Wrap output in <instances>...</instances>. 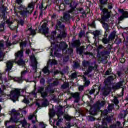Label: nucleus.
<instances>
[{
	"label": "nucleus",
	"instance_id": "nucleus-34",
	"mask_svg": "<svg viewBox=\"0 0 128 128\" xmlns=\"http://www.w3.org/2000/svg\"><path fill=\"white\" fill-rule=\"evenodd\" d=\"M60 32V34H58V35L56 36V38L62 39V38H66V32H62L61 31Z\"/></svg>",
	"mask_w": 128,
	"mask_h": 128
},
{
	"label": "nucleus",
	"instance_id": "nucleus-26",
	"mask_svg": "<svg viewBox=\"0 0 128 128\" xmlns=\"http://www.w3.org/2000/svg\"><path fill=\"white\" fill-rule=\"evenodd\" d=\"M128 110H123L118 115V118L120 120H122V118H124L126 116V114H128Z\"/></svg>",
	"mask_w": 128,
	"mask_h": 128
},
{
	"label": "nucleus",
	"instance_id": "nucleus-60",
	"mask_svg": "<svg viewBox=\"0 0 128 128\" xmlns=\"http://www.w3.org/2000/svg\"><path fill=\"white\" fill-rule=\"evenodd\" d=\"M95 92H96V90L92 89L91 90H88L86 91V92L90 94H94Z\"/></svg>",
	"mask_w": 128,
	"mask_h": 128
},
{
	"label": "nucleus",
	"instance_id": "nucleus-54",
	"mask_svg": "<svg viewBox=\"0 0 128 128\" xmlns=\"http://www.w3.org/2000/svg\"><path fill=\"white\" fill-rule=\"evenodd\" d=\"M100 4L104 5L108 4V0H99Z\"/></svg>",
	"mask_w": 128,
	"mask_h": 128
},
{
	"label": "nucleus",
	"instance_id": "nucleus-50",
	"mask_svg": "<svg viewBox=\"0 0 128 128\" xmlns=\"http://www.w3.org/2000/svg\"><path fill=\"white\" fill-rule=\"evenodd\" d=\"M94 36L96 38V36H100V30L95 31V32L94 33Z\"/></svg>",
	"mask_w": 128,
	"mask_h": 128
},
{
	"label": "nucleus",
	"instance_id": "nucleus-10",
	"mask_svg": "<svg viewBox=\"0 0 128 128\" xmlns=\"http://www.w3.org/2000/svg\"><path fill=\"white\" fill-rule=\"evenodd\" d=\"M72 12V11H68V12H64V16L62 18H60V20H61V22H63L64 20H65V22H68L70 20V14Z\"/></svg>",
	"mask_w": 128,
	"mask_h": 128
},
{
	"label": "nucleus",
	"instance_id": "nucleus-42",
	"mask_svg": "<svg viewBox=\"0 0 128 128\" xmlns=\"http://www.w3.org/2000/svg\"><path fill=\"white\" fill-rule=\"evenodd\" d=\"M110 74H112V68H108L106 72H105V76H110Z\"/></svg>",
	"mask_w": 128,
	"mask_h": 128
},
{
	"label": "nucleus",
	"instance_id": "nucleus-38",
	"mask_svg": "<svg viewBox=\"0 0 128 128\" xmlns=\"http://www.w3.org/2000/svg\"><path fill=\"white\" fill-rule=\"evenodd\" d=\"M70 88V83L64 82L61 88L62 90H66V88Z\"/></svg>",
	"mask_w": 128,
	"mask_h": 128
},
{
	"label": "nucleus",
	"instance_id": "nucleus-14",
	"mask_svg": "<svg viewBox=\"0 0 128 128\" xmlns=\"http://www.w3.org/2000/svg\"><path fill=\"white\" fill-rule=\"evenodd\" d=\"M17 8L18 10H21L19 12V13L20 14V16H22L23 18H26L28 16H24L22 14V12H26V7L25 6L20 4L19 6L17 7Z\"/></svg>",
	"mask_w": 128,
	"mask_h": 128
},
{
	"label": "nucleus",
	"instance_id": "nucleus-62",
	"mask_svg": "<svg viewBox=\"0 0 128 128\" xmlns=\"http://www.w3.org/2000/svg\"><path fill=\"white\" fill-rule=\"evenodd\" d=\"M104 120H106L108 122H112V117L110 116H107Z\"/></svg>",
	"mask_w": 128,
	"mask_h": 128
},
{
	"label": "nucleus",
	"instance_id": "nucleus-47",
	"mask_svg": "<svg viewBox=\"0 0 128 128\" xmlns=\"http://www.w3.org/2000/svg\"><path fill=\"white\" fill-rule=\"evenodd\" d=\"M48 104V100L45 99L42 104V106H46Z\"/></svg>",
	"mask_w": 128,
	"mask_h": 128
},
{
	"label": "nucleus",
	"instance_id": "nucleus-29",
	"mask_svg": "<svg viewBox=\"0 0 128 128\" xmlns=\"http://www.w3.org/2000/svg\"><path fill=\"white\" fill-rule=\"evenodd\" d=\"M108 37V35H104V38H103L102 40V42L104 44H110V39L107 38H106Z\"/></svg>",
	"mask_w": 128,
	"mask_h": 128
},
{
	"label": "nucleus",
	"instance_id": "nucleus-17",
	"mask_svg": "<svg viewBox=\"0 0 128 128\" xmlns=\"http://www.w3.org/2000/svg\"><path fill=\"white\" fill-rule=\"evenodd\" d=\"M42 30L43 34H45V36H46L48 34V27L47 26L46 23H44L42 26Z\"/></svg>",
	"mask_w": 128,
	"mask_h": 128
},
{
	"label": "nucleus",
	"instance_id": "nucleus-18",
	"mask_svg": "<svg viewBox=\"0 0 128 128\" xmlns=\"http://www.w3.org/2000/svg\"><path fill=\"white\" fill-rule=\"evenodd\" d=\"M71 96L74 98V102H78L80 100V92L72 93Z\"/></svg>",
	"mask_w": 128,
	"mask_h": 128
},
{
	"label": "nucleus",
	"instance_id": "nucleus-16",
	"mask_svg": "<svg viewBox=\"0 0 128 128\" xmlns=\"http://www.w3.org/2000/svg\"><path fill=\"white\" fill-rule=\"evenodd\" d=\"M28 120H32V124H36V122H38L36 120V113L34 112L32 114H30L28 116Z\"/></svg>",
	"mask_w": 128,
	"mask_h": 128
},
{
	"label": "nucleus",
	"instance_id": "nucleus-5",
	"mask_svg": "<svg viewBox=\"0 0 128 128\" xmlns=\"http://www.w3.org/2000/svg\"><path fill=\"white\" fill-rule=\"evenodd\" d=\"M30 59L31 60L32 69L34 70L35 72H38V70H36L38 68V61H36V56H34V54L32 55Z\"/></svg>",
	"mask_w": 128,
	"mask_h": 128
},
{
	"label": "nucleus",
	"instance_id": "nucleus-59",
	"mask_svg": "<svg viewBox=\"0 0 128 128\" xmlns=\"http://www.w3.org/2000/svg\"><path fill=\"white\" fill-rule=\"evenodd\" d=\"M28 30L30 32L31 34H36V30H32V28H29Z\"/></svg>",
	"mask_w": 128,
	"mask_h": 128
},
{
	"label": "nucleus",
	"instance_id": "nucleus-45",
	"mask_svg": "<svg viewBox=\"0 0 128 128\" xmlns=\"http://www.w3.org/2000/svg\"><path fill=\"white\" fill-rule=\"evenodd\" d=\"M86 118L88 122H94V118L91 116H87Z\"/></svg>",
	"mask_w": 128,
	"mask_h": 128
},
{
	"label": "nucleus",
	"instance_id": "nucleus-25",
	"mask_svg": "<svg viewBox=\"0 0 128 128\" xmlns=\"http://www.w3.org/2000/svg\"><path fill=\"white\" fill-rule=\"evenodd\" d=\"M14 62L16 64H18V66H24L26 62L22 58L17 59L16 60H14Z\"/></svg>",
	"mask_w": 128,
	"mask_h": 128
},
{
	"label": "nucleus",
	"instance_id": "nucleus-64",
	"mask_svg": "<svg viewBox=\"0 0 128 128\" xmlns=\"http://www.w3.org/2000/svg\"><path fill=\"white\" fill-rule=\"evenodd\" d=\"M115 42H116V44H120V42H122V39H120V38L116 39Z\"/></svg>",
	"mask_w": 128,
	"mask_h": 128
},
{
	"label": "nucleus",
	"instance_id": "nucleus-41",
	"mask_svg": "<svg viewBox=\"0 0 128 128\" xmlns=\"http://www.w3.org/2000/svg\"><path fill=\"white\" fill-rule=\"evenodd\" d=\"M78 77V74L76 72H73L70 76V78L71 80H74V78H76Z\"/></svg>",
	"mask_w": 128,
	"mask_h": 128
},
{
	"label": "nucleus",
	"instance_id": "nucleus-12",
	"mask_svg": "<svg viewBox=\"0 0 128 128\" xmlns=\"http://www.w3.org/2000/svg\"><path fill=\"white\" fill-rule=\"evenodd\" d=\"M56 114L58 116V120L56 123V126H60V124H62V122L64 120L63 118H60V116L64 114V112H58Z\"/></svg>",
	"mask_w": 128,
	"mask_h": 128
},
{
	"label": "nucleus",
	"instance_id": "nucleus-11",
	"mask_svg": "<svg viewBox=\"0 0 128 128\" xmlns=\"http://www.w3.org/2000/svg\"><path fill=\"white\" fill-rule=\"evenodd\" d=\"M128 18V12L122 10V16L118 17V22H122V20H124V18Z\"/></svg>",
	"mask_w": 128,
	"mask_h": 128
},
{
	"label": "nucleus",
	"instance_id": "nucleus-1",
	"mask_svg": "<svg viewBox=\"0 0 128 128\" xmlns=\"http://www.w3.org/2000/svg\"><path fill=\"white\" fill-rule=\"evenodd\" d=\"M9 114L11 116L10 120H7L5 122V126H8V122H18L20 118V111L16 110L15 109H12L9 112Z\"/></svg>",
	"mask_w": 128,
	"mask_h": 128
},
{
	"label": "nucleus",
	"instance_id": "nucleus-36",
	"mask_svg": "<svg viewBox=\"0 0 128 128\" xmlns=\"http://www.w3.org/2000/svg\"><path fill=\"white\" fill-rule=\"evenodd\" d=\"M72 44L73 46H80V40H75L72 43Z\"/></svg>",
	"mask_w": 128,
	"mask_h": 128
},
{
	"label": "nucleus",
	"instance_id": "nucleus-44",
	"mask_svg": "<svg viewBox=\"0 0 128 128\" xmlns=\"http://www.w3.org/2000/svg\"><path fill=\"white\" fill-rule=\"evenodd\" d=\"M112 102H114L116 106L120 102L118 97L114 96V98L112 100Z\"/></svg>",
	"mask_w": 128,
	"mask_h": 128
},
{
	"label": "nucleus",
	"instance_id": "nucleus-15",
	"mask_svg": "<svg viewBox=\"0 0 128 128\" xmlns=\"http://www.w3.org/2000/svg\"><path fill=\"white\" fill-rule=\"evenodd\" d=\"M100 22H101L102 28L106 30V32H108V30H110V26H108V24L107 23H106V20H100Z\"/></svg>",
	"mask_w": 128,
	"mask_h": 128
},
{
	"label": "nucleus",
	"instance_id": "nucleus-48",
	"mask_svg": "<svg viewBox=\"0 0 128 128\" xmlns=\"http://www.w3.org/2000/svg\"><path fill=\"white\" fill-rule=\"evenodd\" d=\"M22 102H24V104H30V100H28V98L24 97V99L22 100Z\"/></svg>",
	"mask_w": 128,
	"mask_h": 128
},
{
	"label": "nucleus",
	"instance_id": "nucleus-30",
	"mask_svg": "<svg viewBox=\"0 0 128 128\" xmlns=\"http://www.w3.org/2000/svg\"><path fill=\"white\" fill-rule=\"evenodd\" d=\"M110 88L106 87L105 88L102 94L104 96H106L110 94Z\"/></svg>",
	"mask_w": 128,
	"mask_h": 128
},
{
	"label": "nucleus",
	"instance_id": "nucleus-51",
	"mask_svg": "<svg viewBox=\"0 0 128 128\" xmlns=\"http://www.w3.org/2000/svg\"><path fill=\"white\" fill-rule=\"evenodd\" d=\"M44 88L39 86L38 88V92H40V94H42V92H44Z\"/></svg>",
	"mask_w": 128,
	"mask_h": 128
},
{
	"label": "nucleus",
	"instance_id": "nucleus-3",
	"mask_svg": "<svg viewBox=\"0 0 128 128\" xmlns=\"http://www.w3.org/2000/svg\"><path fill=\"white\" fill-rule=\"evenodd\" d=\"M36 6L35 2H31L28 4V7L26 8V12L24 11L22 12V16H28V14H32V12H34V6Z\"/></svg>",
	"mask_w": 128,
	"mask_h": 128
},
{
	"label": "nucleus",
	"instance_id": "nucleus-32",
	"mask_svg": "<svg viewBox=\"0 0 128 128\" xmlns=\"http://www.w3.org/2000/svg\"><path fill=\"white\" fill-rule=\"evenodd\" d=\"M83 80L84 82V86H90V80H88V78H86V77L84 76H83Z\"/></svg>",
	"mask_w": 128,
	"mask_h": 128
},
{
	"label": "nucleus",
	"instance_id": "nucleus-9",
	"mask_svg": "<svg viewBox=\"0 0 128 128\" xmlns=\"http://www.w3.org/2000/svg\"><path fill=\"white\" fill-rule=\"evenodd\" d=\"M97 68L98 65L96 63V62H94L90 63L87 70L89 72H92L93 70H96Z\"/></svg>",
	"mask_w": 128,
	"mask_h": 128
},
{
	"label": "nucleus",
	"instance_id": "nucleus-35",
	"mask_svg": "<svg viewBox=\"0 0 128 128\" xmlns=\"http://www.w3.org/2000/svg\"><path fill=\"white\" fill-rule=\"evenodd\" d=\"M114 104H108V112H112V110H114Z\"/></svg>",
	"mask_w": 128,
	"mask_h": 128
},
{
	"label": "nucleus",
	"instance_id": "nucleus-28",
	"mask_svg": "<svg viewBox=\"0 0 128 128\" xmlns=\"http://www.w3.org/2000/svg\"><path fill=\"white\" fill-rule=\"evenodd\" d=\"M78 10H79L80 14H82L80 16L81 18H84L86 17V10H84V8H78Z\"/></svg>",
	"mask_w": 128,
	"mask_h": 128
},
{
	"label": "nucleus",
	"instance_id": "nucleus-27",
	"mask_svg": "<svg viewBox=\"0 0 128 128\" xmlns=\"http://www.w3.org/2000/svg\"><path fill=\"white\" fill-rule=\"evenodd\" d=\"M18 128H30V124L26 121H23L18 125Z\"/></svg>",
	"mask_w": 128,
	"mask_h": 128
},
{
	"label": "nucleus",
	"instance_id": "nucleus-19",
	"mask_svg": "<svg viewBox=\"0 0 128 128\" xmlns=\"http://www.w3.org/2000/svg\"><path fill=\"white\" fill-rule=\"evenodd\" d=\"M6 22V24H8V27L10 28V30H14L18 28H16V26L12 24V22L10 20H7Z\"/></svg>",
	"mask_w": 128,
	"mask_h": 128
},
{
	"label": "nucleus",
	"instance_id": "nucleus-23",
	"mask_svg": "<svg viewBox=\"0 0 128 128\" xmlns=\"http://www.w3.org/2000/svg\"><path fill=\"white\" fill-rule=\"evenodd\" d=\"M68 44H66V43L62 42H61L60 44L58 50H66V48H68Z\"/></svg>",
	"mask_w": 128,
	"mask_h": 128
},
{
	"label": "nucleus",
	"instance_id": "nucleus-2",
	"mask_svg": "<svg viewBox=\"0 0 128 128\" xmlns=\"http://www.w3.org/2000/svg\"><path fill=\"white\" fill-rule=\"evenodd\" d=\"M20 96V89H15L10 92V98L14 102L18 100V96Z\"/></svg>",
	"mask_w": 128,
	"mask_h": 128
},
{
	"label": "nucleus",
	"instance_id": "nucleus-33",
	"mask_svg": "<svg viewBox=\"0 0 128 128\" xmlns=\"http://www.w3.org/2000/svg\"><path fill=\"white\" fill-rule=\"evenodd\" d=\"M96 110H96L94 107V105L93 107L90 110V114H92V116H96Z\"/></svg>",
	"mask_w": 128,
	"mask_h": 128
},
{
	"label": "nucleus",
	"instance_id": "nucleus-53",
	"mask_svg": "<svg viewBox=\"0 0 128 128\" xmlns=\"http://www.w3.org/2000/svg\"><path fill=\"white\" fill-rule=\"evenodd\" d=\"M51 38L52 40H54V36H56V31L54 30L53 31L52 33H51Z\"/></svg>",
	"mask_w": 128,
	"mask_h": 128
},
{
	"label": "nucleus",
	"instance_id": "nucleus-6",
	"mask_svg": "<svg viewBox=\"0 0 128 128\" xmlns=\"http://www.w3.org/2000/svg\"><path fill=\"white\" fill-rule=\"evenodd\" d=\"M54 28L55 30H57L62 32V30H66V26H64V24H62V22L57 20Z\"/></svg>",
	"mask_w": 128,
	"mask_h": 128
},
{
	"label": "nucleus",
	"instance_id": "nucleus-13",
	"mask_svg": "<svg viewBox=\"0 0 128 128\" xmlns=\"http://www.w3.org/2000/svg\"><path fill=\"white\" fill-rule=\"evenodd\" d=\"M4 42L2 41L0 42V62H2L4 60V53L2 51H1L0 50H4Z\"/></svg>",
	"mask_w": 128,
	"mask_h": 128
},
{
	"label": "nucleus",
	"instance_id": "nucleus-22",
	"mask_svg": "<svg viewBox=\"0 0 128 128\" xmlns=\"http://www.w3.org/2000/svg\"><path fill=\"white\" fill-rule=\"evenodd\" d=\"M124 80L120 81L116 83L115 85L112 86V90H119L121 86H122V84H124Z\"/></svg>",
	"mask_w": 128,
	"mask_h": 128
},
{
	"label": "nucleus",
	"instance_id": "nucleus-43",
	"mask_svg": "<svg viewBox=\"0 0 128 128\" xmlns=\"http://www.w3.org/2000/svg\"><path fill=\"white\" fill-rule=\"evenodd\" d=\"M0 10L2 12V14H4V15L6 12V6L3 5L2 8H0Z\"/></svg>",
	"mask_w": 128,
	"mask_h": 128
},
{
	"label": "nucleus",
	"instance_id": "nucleus-37",
	"mask_svg": "<svg viewBox=\"0 0 128 128\" xmlns=\"http://www.w3.org/2000/svg\"><path fill=\"white\" fill-rule=\"evenodd\" d=\"M82 64L84 68H88V67L90 66V63L88 60H84L82 62Z\"/></svg>",
	"mask_w": 128,
	"mask_h": 128
},
{
	"label": "nucleus",
	"instance_id": "nucleus-57",
	"mask_svg": "<svg viewBox=\"0 0 128 128\" xmlns=\"http://www.w3.org/2000/svg\"><path fill=\"white\" fill-rule=\"evenodd\" d=\"M4 23H2L0 24V32H4Z\"/></svg>",
	"mask_w": 128,
	"mask_h": 128
},
{
	"label": "nucleus",
	"instance_id": "nucleus-39",
	"mask_svg": "<svg viewBox=\"0 0 128 128\" xmlns=\"http://www.w3.org/2000/svg\"><path fill=\"white\" fill-rule=\"evenodd\" d=\"M46 8V6L44 9V6L42 4H41L39 6V10H40V16L44 14V10Z\"/></svg>",
	"mask_w": 128,
	"mask_h": 128
},
{
	"label": "nucleus",
	"instance_id": "nucleus-31",
	"mask_svg": "<svg viewBox=\"0 0 128 128\" xmlns=\"http://www.w3.org/2000/svg\"><path fill=\"white\" fill-rule=\"evenodd\" d=\"M68 6L72 10H74L76 8V2L71 0L69 3Z\"/></svg>",
	"mask_w": 128,
	"mask_h": 128
},
{
	"label": "nucleus",
	"instance_id": "nucleus-63",
	"mask_svg": "<svg viewBox=\"0 0 128 128\" xmlns=\"http://www.w3.org/2000/svg\"><path fill=\"white\" fill-rule=\"evenodd\" d=\"M74 68H80V64L78 62H75L74 65Z\"/></svg>",
	"mask_w": 128,
	"mask_h": 128
},
{
	"label": "nucleus",
	"instance_id": "nucleus-40",
	"mask_svg": "<svg viewBox=\"0 0 128 128\" xmlns=\"http://www.w3.org/2000/svg\"><path fill=\"white\" fill-rule=\"evenodd\" d=\"M22 77H15L14 78V82H17L20 84L22 82Z\"/></svg>",
	"mask_w": 128,
	"mask_h": 128
},
{
	"label": "nucleus",
	"instance_id": "nucleus-58",
	"mask_svg": "<svg viewBox=\"0 0 128 128\" xmlns=\"http://www.w3.org/2000/svg\"><path fill=\"white\" fill-rule=\"evenodd\" d=\"M41 96L43 98H46V96H48V93L46 92H42L40 93Z\"/></svg>",
	"mask_w": 128,
	"mask_h": 128
},
{
	"label": "nucleus",
	"instance_id": "nucleus-49",
	"mask_svg": "<svg viewBox=\"0 0 128 128\" xmlns=\"http://www.w3.org/2000/svg\"><path fill=\"white\" fill-rule=\"evenodd\" d=\"M51 86H58V80L54 81L52 83L50 84Z\"/></svg>",
	"mask_w": 128,
	"mask_h": 128
},
{
	"label": "nucleus",
	"instance_id": "nucleus-20",
	"mask_svg": "<svg viewBox=\"0 0 128 128\" xmlns=\"http://www.w3.org/2000/svg\"><path fill=\"white\" fill-rule=\"evenodd\" d=\"M16 59V60L18 59L22 58L24 56V51L22 50H20L17 52L15 53Z\"/></svg>",
	"mask_w": 128,
	"mask_h": 128
},
{
	"label": "nucleus",
	"instance_id": "nucleus-24",
	"mask_svg": "<svg viewBox=\"0 0 128 128\" xmlns=\"http://www.w3.org/2000/svg\"><path fill=\"white\" fill-rule=\"evenodd\" d=\"M116 32L115 31H113L110 32V34L108 36V38L109 39V40L110 41V42L114 40V38H116Z\"/></svg>",
	"mask_w": 128,
	"mask_h": 128
},
{
	"label": "nucleus",
	"instance_id": "nucleus-56",
	"mask_svg": "<svg viewBox=\"0 0 128 128\" xmlns=\"http://www.w3.org/2000/svg\"><path fill=\"white\" fill-rule=\"evenodd\" d=\"M108 114V110L106 109L102 112L101 114L102 116H106Z\"/></svg>",
	"mask_w": 128,
	"mask_h": 128
},
{
	"label": "nucleus",
	"instance_id": "nucleus-52",
	"mask_svg": "<svg viewBox=\"0 0 128 128\" xmlns=\"http://www.w3.org/2000/svg\"><path fill=\"white\" fill-rule=\"evenodd\" d=\"M26 74H28V71L26 70L22 71L21 72V78H24V76H26Z\"/></svg>",
	"mask_w": 128,
	"mask_h": 128
},
{
	"label": "nucleus",
	"instance_id": "nucleus-8",
	"mask_svg": "<svg viewBox=\"0 0 128 128\" xmlns=\"http://www.w3.org/2000/svg\"><path fill=\"white\" fill-rule=\"evenodd\" d=\"M106 104V101L105 100H102L100 102V100H98L96 104H94V108L96 110H100V108H102Z\"/></svg>",
	"mask_w": 128,
	"mask_h": 128
},
{
	"label": "nucleus",
	"instance_id": "nucleus-7",
	"mask_svg": "<svg viewBox=\"0 0 128 128\" xmlns=\"http://www.w3.org/2000/svg\"><path fill=\"white\" fill-rule=\"evenodd\" d=\"M14 60H10L7 61L6 63V68L5 69L6 72H10V70H12L14 64Z\"/></svg>",
	"mask_w": 128,
	"mask_h": 128
},
{
	"label": "nucleus",
	"instance_id": "nucleus-55",
	"mask_svg": "<svg viewBox=\"0 0 128 128\" xmlns=\"http://www.w3.org/2000/svg\"><path fill=\"white\" fill-rule=\"evenodd\" d=\"M120 122L116 121V124H114L116 126L117 128H124V127L120 126Z\"/></svg>",
	"mask_w": 128,
	"mask_h": 128
},
{
	"label": "nucleus",
	"instance_id": "nucleus-46",
	"mask_svg": "<svg viewBox=\"0 0 128 128\" xmlns=\"http://www.w3.org/2000/svg\"><path fill=\"white\" fill-rule=\"evenodd\" d=\"M42 72H44V74H50V70H48V68L46 66L43 68Z\"/></svg>",
	"mask_w": 128,
	"mask_h": 128
},
{
	"label": "nucleus",
	"instance_id": "nucleus-61",
	"mask_svg": "<svg viewBox=\"0 0 128 128\" xmlns=\"http://www.w3.org/2000/svg\"><path fill=\"white\" fill-rule=\"evenodd\" d=\"M50 116H56V113H54V110L52 109L50 110Z\"/></svg>",
	"mask_w": 128,
	"mask_h": 128
},
{
	"label": "nucleus",
	"instance_id": "nucleus-4",
	"mask_svg": "<svg viewBox=\"0 0 128 128\" xmlns=\"http://www.w3.org/2000/svg\"><path fill=\"white\" fill-rule=\"evenodd\" d=\"M102 16H101L102 20H106L110 18V12H108V10L104 8L102 10Z\"/></svg>",
	"mask_w": 128,
	"mask_h": 128
},
{
	"label": "nucleus",
	"instance_id": "nucleus-21",
	"mask_svg": "<svg viewBox=\"0 0 128 128\" xmlns=\"http://www.w3.org/2000/svg\"><path fill=\"white\" fill-rule=\"evenodd\" d=\"M114 76H108L104 80V82L106 86H108V84H110V82L114 80Z\"/></svg>",
	"mask_w": 128,
	"mask_h": 128
}]
</instances>
